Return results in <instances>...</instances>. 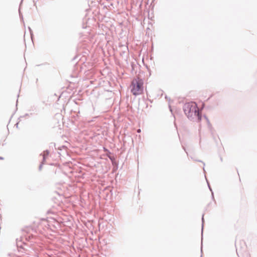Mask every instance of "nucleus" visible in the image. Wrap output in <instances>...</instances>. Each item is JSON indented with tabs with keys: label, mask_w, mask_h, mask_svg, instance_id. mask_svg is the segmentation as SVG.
Here are the masks:
<instances>
[{
	"label": "nucleus",
	"mask_w": 257,
	"mask_h": 257,
	"mask_svg": "<svg viewBox=\"0 0 257 257\" xmlns=\"http://www.w3.org/2000/svg\"><path fill=\"white\" fill-rule=\"evenodd\" d=\"M144 82L142 79L138 77L133 80L131 85V90L134 95H141L143 92Z\"/></svg>",
	"instance_id": "nucleus-1"
},
{
	"label": "nucleus",
	"mask_w": 257,
	"mask_h": 257,
	"mask_svg": "<svg viewBox=\"0 0 257 257\" xmlns=\"http://www.w3.org/2000/svg\"><path fill=\"white\" fill-rule=\"evenodd\" d=\"M184 111L188 117H197L199 115V110L195 102H189L185 104Z\"/></svg>",
	"instance_id": "nucleus-2"
},
{
	"label": "nucleus",
	"mask_w": 257,
	"mask_h": 257,
	"mask_svg": "<svg viewBox=\"0 0 257 257\" xmlns=\"http://www.w3.org/2000/svg\"><path fill=\"white\" fill-rule=\"evenodd\" d=\"M141 130L140 129H139L137 131V132L139 133H141Z\"/></svg>",
	"instance_id": "nucleus-3"
},
{
	"label": "nucleus",
	"mask_w": 257,
	"mask_h": 257,
	"mask_svg": "<svg viewBox=\"0 0 257 257\" xmlns=\"http://www.w3.org/2000/svg\"><path fill=\"white\" fill-rule=\"evenodd\" d=\"M3 159H4V158H2V157H0V160H3Z\"/></svg>",
	"instance_id": "nucleus-4"
}]
</instances>
